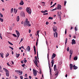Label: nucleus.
Segmentation results:
<instances>
[{"label":"nucleus","mask_w":79,"mask_h":79,"mask_svg":"<svg viewBox=\"0 0 79 79\" xmlns=\"http://www.w3.org/2000/svg\"><path fill=\"white\" fill-rule=\"evenodd\" d=\"M29 21H28V19H26V20L25 21L24 23L23 26H31V24H29Z\"/></svg>","instance_id":"f257e3e1"},{"label":"nucleus","mask_w":79,"mask_h":79,"mask_svg":"<svg viewBox=\"0 0 79 79\" xmlns=\"http://www.w3.org/2000/svg\"><path fill=\"white\" fill-rule=\"evenodd\" d=\"M54 26V27H53V29L56 33V37H58V33H57V32H56V31H57V27H55V26Z\"/></svg>","instance_id":"f03ea898"},{"label":"nucleus","mask_w":79,"mask_h":79,"mask_svg":"<svg viewBox=\"0 0 79 79\" xmlns=\"http://www.w3.org/2000/svg\"><path fill=\"white\" fill-rule=\"evenodd\" d=\"M26 11L27 13H28L30 15L31 14V13L32 12V11L31 10V8L30 7H27L26 9Z\"/></svg>","instance_id":"7ed1b4c3"},{"label":"nucleus","mask_w":79,"mask_h":79,"mask_svg":"<svg viewBox=\"0 0 79 79\" xmlns=\"http://www.w3.org/2000/svg\"><path fill=\"white\" fill-rule=\"evenodd\" d=\"M35 60H33V61L34 63L35 64L36 66H38V65H37L38 64V63L37 62V61H38V60H37V56H35Z\"/></svg>","instance_id":"20e7f679"},{"label":"nucleus","mask_w":79,"mask_h":79,"mask_svg":"<svg viewBox=\"0 0 79 79\" xmlns=\"http://www.w3.org/2000/svg\"><path fill=\"white\" fill-rule=\"evenodd\" d=\"M33 74L35 76H37V70H35L34 69L33 70Z\"/></svg>","instance_id":"39448f33"},{"label":"nucleus","mask_w":79,"mask_h":79,"mask_svg":"<svg viewBox=\"0 0 79 79\" xmlns=\"http://www.w3.org/2000/svg\"><path fill=\"white\" fill-rule=\"evenodd\" d=\"M48 65L49 66V68L50 69V74H51V76H52V69H51L50 66V64L49 63V61H48Z\"/></svg>","instance_id":"423d86ee"},{"label":"nucleus","mask_w":79,"mask_h":79,"mask_svg":"<svg viewBox=\"0 0 79 79\" xmlns=\"http://www.w3.org/2000/svg\"><path fill=\"white\" fill-rule=\"evenodd\" d=\"M15 31L17 35V38H19V35H20V34L19 33V31L17 30H16Z\"/></svg>","instance_id":"0eeeda50"},{"label":"nucleus","mask_w":79,"mask_h":79,"mask_svg":"<svg viewBox=\"0 0 79 79\" xmlns=\"http://www.w3.org/2000/svg\"><path fill=\"white\" fill-rule=\"evenodd\" d=\"M72 45H74V44H76V41H75V40L74 39H73L72 40Z\"/></svg>","instance_id":"6e6552de"},{"label":"nucleus","mask_w":79,"mask_h":79,"mask_svg":"<svg viewBox=\"0 0 79 79\" xmlns=\"http://www.w3.org/2000/svg\"><path fill=\"white\" fill-rule=\"evenodd\" d=\"M61 6L60 4H58L57 6V9L58 10H61Z\"/></svg>","instance_id":"1a4fd4ad"},{"label":"nucleus","mask_w":79,"mask_h":79,"mask_svg":"<svg viewBox=\"0 0 79 79\" xmlns=\"http://www.w3.org/2000/svg\"><path fill=\"white\" fill-rule=\"evenodd\" d=\"M56 56V54L54 53H53L52 55V56L51 59H53L54 58H55Z\"/></svg>","instance_id":"9d476101"},{"label":"nucleus","mask_w":79,"mask_h":79,"mask_svg":"<svg viewBox=\"0 0 79 79\" xmlns=\"http://www.w3.org/2000/svg\"><path fill=\"white\" fill-rule=\"evenodd\" d=\"M26 50L27 51L29 52L30 50H31V48H30V47L29 46H28L27 47V48L26 49Z\"/></svg>","instance_id":"9b49d317"},{"label":"nucleus","mask_w":79,"mask_h":79,"mask_svg":"<svg viewBox=\"0 0 79 79\" xmlns=\"http://www.w3.org/2000/svg\"><path fill=\"white\" fill-rule=\"evenodd\" d=\"M69 66H70V70H73V64H69Z\"/></svg>","instance_id":"f8f14e48"},{"label":"nucleus","mask_w":79,"mask_h":79,"mask_svg":"<svg viewBox=\"0 0 79 79\" xmlns=\"http://www.w3.org/2000/svg\"><path fill=\"white\" fill-rule=\"evenodd\" d=\"M69 53L70 54V55H73V51L72 49H70L69 51Z\"/></svg>","instance_id":"ddd939ff"},{"label":"nucleus","mask_w":79,"mask_h":79,"mask_svg":"<svg viewBox=\"0 0 79 79\" xmlns=\"http://www.w3.org/2000/svg\"><path fill=\"white\" fill-rule=\"evenodd\" d=\"M73 69H77L78 68L76 66V65H75L74 64V65H73Z\"/></svg>","instance_id":"4468645a"},{"label":"nucleus","mask_w":79,"mask_h":79,"mask_svg":"<svg viewBox=\"0 0 79 79\" xmlns=\"http://www.w3.org/2000/svg\"><path fill=\"white\" fill-rule=\"evenodd\" d=\"M20 5H24V2L23 0H22L21 2L19 3Z\"/></svg>","instance_id":"2eb2a0df"},{"label":"nucleus","mask_w":79,"mask_h":79,"mask_svg":"<svg viewBox=\"0 0 79 79\" xmlns=\"http://www.w3.org/2000/svg\"><path fill=\"white\" fill-rule=\"evenodd\" d=\"M58 73H57V72H56L55 75V77H54V78H55V79H56V78L57 77V76H58Z\"/></svg>","instance_id":"dca6fc26"},{"label":"nucleus","mask_w":79,"mask_h":79,"mask_svg":"<svg viewBox=\"0 0 79 79\" xmlns=\"http://www.w3.org/2000/svg\"><path fill=\"white\" fill-rule=\"evenodd\" d=\"M3 70H4V71H5L6 73H8V72H9V71H8V70H7L5 68H3Z\"/></svg>","instance_id":"f3484780"},{"label":"nucleus","mask_w":79,"mask_h":79,"mask_svg":"<svg viewBox=\"0 0 79 79\" xmlns=\"http://www.w3.org/2000/svg\"><path fill=\"white\" fill-rule=\"evenodd\" d=\"M41 13H47V12H48V11L47 10H45L44 11L42 10V11H41Z\"/></svg>","instance_id":"a211bd4d"},{"label":"nucleus","mask_w":79,"mask_h":79,"mask_svg":"<svg viewBox=\"0 0 79 79\" xmlns=\"http://www.w3.org/2000/svg\"><path fill=\"white\" fill-rule=\"evenodd\" d=\"M15 71L18 73H19L20 74H23V72L22 71L20 72L18 70H15Z\"/></svg>","instance_id":"6ab92c4d"},{"label":"nucleus","mask_w":79,"mask_h":79,"mask_svg":"<svg viewBox=\"0 0 79 79\" xmlns=\"http://www.w3.org/2000/svg\"><path fill=\"white\" fill-rule=\"evenodd\" d=\"M73 60L75 61H76L77 60V56H76L75 57H74L73 58Z\"/></svg>","instance_id":"aec40b11"},{"label":"nucleus","mask_w":79,"mask_h":79,"mask_svg":"<svg viewBox=\"0 0 79 79\" xmlns=\"http://www.w3.org/2000/svg\"><path fill=\"white\" fill-rule=\"evenodd\" d=\"M16 21L17 22H18L19 21V16H17V17Z\"/></svg>","instance_id":"412c9836"},{"label":"nucleus","mask_w":79,"mask_h":79,"mask_svg":"<svg viewBox=\"0 0 79 79\" xmlns=\"http://www.w3.org/2000/svg\"><path fill=\"white\" fill-rule=\"evenodd\" d=\"M54 71H55L56 70V65H55L54 66Z\"/></svg>","instance_id":"4be33fe9"},{"label":"nucleus","mask_w":79,"mask_h":79,"mask_svg":"<svg viewBox=\"0 0 79 79\" xmlns=\"http://www.w3.org/2000/svg\"><path fill=\"white\" fill-rule=\"evenodd\" d=\"M34 50L35 52V54H36V50H35V46H34Z\"/></svg>","instance_id":"5701e85b"},{"label":"nucleus","mask_w":79,"mask_h":79,"mask_svg":"<svg viewBox=\"0 0 79 79\" xmlns=\"http://www.w3.org/2000/svg\"><path fill=\"white\" fill-rule=\"evenodd\" d=\"M0 55H1V57H2V58H3V53H0Z\"/></svg>","instance_id":"b1692460"},{"label":"nucleus","mask_w":79,"mask_h":79,"mask_svg":"<svg viewBox=\"0 0 79 79\" xmlns=\"http://www.w3.org/2000/svg\"><path fill=\"white\" fill-rule=\"evenodd\" d=\"M68 42V39L66 38L65 39V44L66 46V43Z\"/></svg>","instance_id":"393cba45"},{"label":"nucleus","mask_w":79,"mask_h":79,"mask_svg":"<svg viewBox=\"0 0 79 79\" xmlns=\"http://www.w3.org/2000/svg\"><path fill=\"white\" fill-rule=\"evenodd\" d=\"M6 76H7L8 77L9 76V72H6Z\"/></svg>","instance_id":"a878e982"},{"label":"nucleus","mask_w":79,"mask_h":79,"mask_svg":"<svg viewBox=\"0 0 79 79\" xmlns=\"http://www.w3.org/2000/svg\"><path fill=\"white\" fill-rule=\"evenodd\" d=\"M56 5V3H54V4L52 6H51L50 7V8H52V7H53V6H55V5Z\"/></svg>","instance_id":"bb28decb"},{"label":"nucleus","mask_w":79,"mask_h":79,"mask_svg":"<svg viewBox=\"0 0 79 79\" xmlns=\"http://www.w3.org/2000/svg\"><path fill=\"white\" fill-rule=\"evenodd\" d=\"M2 67H1V66H0V72H1V73H2L3 70H2Z\"/></svg>","instance_id":"cd10ccee"},{"label":"nucleus","mask_w":79,"mask_h":79,"mask_svg":"<svg viewBox=\"0 0 79 79\" xmlns=\"http://www.w3.org/2000/svg\"><path fill=\"white\" fill-rule=\"evenodd\" d=\"M0 21H1V22H3V19H2V18H0Z\"/></svg>","instance_id":"c85d7f7f"},{"label":"nucleus","mask_w":79,"mask_h":79,"mask_svg":"<svg viewBox=\"0 0 79 79\" xmlns=\"http://www.w3.org/2000/svg\"><path fill=\"white\" fill-rule=\"evenodd\" d=\"M9 53H8V52L7 53V54H6V58H7V57H8V56H9Z\"/></svg>","instance_id":"c756f323"},{"label":"nucleus","mask_w":79,"mask_h":79,"mask_svg":"<svg viewBox=\"0 0 79 79\" xmlns=\"http://www.w3.org/2000/svg\"><path fill=\"white\" fill-rule=\"evenodd\" d=\"M13 11V8H12L11 9V10H10V13H12Z\"/></svg>","instance_id":"7c9ffc66"},{"label":"nucleus","mask_w":79,"mask_h":79,"mask_svg":"<svg viewBox=\"0 0 79 79\" xmlns=\"http://www.w3.org/2000/svg\"><path fill=\"white\" fill-rule=\"evenodd\" d=\"M19 55H20V54H18L16 56V58H18V57L19 56Z\"/></svg>","instance_id":"2f4dec72"},{"label":"nucleus","mask_w":79,"mask_h":79,"mask_svg":"<svg viewBox=\"0 0 79 79\" xmlns=\"http://www.w3.org/2000/svg\"><path fill=\"white\" fill-rule=\"evenodd\" d=\"M41 3H43L44 4H42L43 6H45V2H41Z\"/></svg>","instance_id":"473e14b6"},{"label":"nucleus","mask_w":79,"mask_h":79,"mask_svg":"<svg viewBox=\"0 0 79 79\" xmlns=\"http://www.w3.org/2000/svg\"><path fill=\"white\" fill-rule=\"evenodd\" d=\"M46 45H47V46L48 47V41H47V40H46Z\"/></svg>","instance_id":"72a5a7b5"},{"label":"nucleus","mask_w":79,"mask_h":79,"mask_svg":"<svg viewBox=\"0 0 79 79\" xmlns=\"http://www.w3.org/2000/svg\"><path fill=\"white\" fill-rule=\"evenodd\" d=\"M12 35L14 37H17V35L15 34H13Z\"/></svg>","instance_id":"f704fd0d"},{"label":"nucleus","mask_w":79,"mask_h":79,"mask_svg":"<svg viewBox=\"0 0 79 79\" xmlns=\"http://www.w3.org/2000/svg\"><path fill=\"white\" fill-rule=\"evenodd\" d=\"M19 10H21L23 9V7H19L18 8Z\"/></svg>","instance_id":"c9c22d12"},{"label":"nucleus","mask_w":79,"mask_h":79,"mask_svg":"<svg viewBox=\"0 0 79 79\" xmlns=\"http://www.w3.org/2000/svg\"><path fill=\"white\" fill-rule=\"evenodd\" d=\"M67 2L66 1H64V6H65L66 5V4Z\"/></svg>","instance_id":"e433bc0d"},{"label":"nucleus","mask_w":79,"mask_h":79,"mask_svg":"<svg viewBox=\"0 0 79 79\" xmlns=\"http://www.w3.org/2000/svg\"><path fill=\"white\" fill-rule=\"evenodd\" d=\"M67 52L69 51V47L67 48Z\"/></svg>","instance_id":"4c0bfd02"},{"label":"nucleus","mask_w":79,"mask_h":79,"mask_svg":"<svg viewBox=\"0 0 79 79\" xmlns=\"http://www.w3.org/2000/svg\"><path fill=\"white\" fill-rule=\"evenodd\" d=\"M57 9V8H56L52 10H51V11H55V10H56Z\"/></svg>","instance_id":"58836bf2"},{"label":"nucleus","mask_w":79,"mask_h":79,"mask_svg":"<svg viewBox=\"0 0 79 79\" xmlns=\"http://www.w3.org/2000/svg\"><path fill=\"white\" fill-rule=\"evenodd\" d=\"M8 42L9 43V44H10V45H13V44L11 43V42H9V41H8Z\"/></svg>","instance_id":"ea45409f"},{"label":"nucleus","mask_w":79,"mask_h":79,"mask_svg":"<svg viewBox=\"0 0 79 79\" xmlns=\"http://www.w3.org/2000/svg\"><path fill=\"white\" fill-rule=\"evenodd\" d=\"M53 18L49 17L48 18L49 19H53Z\"/></svg>","instance_id":"a19ab883"},{"label":"nucleus","mask_w":79,"mask_h":79,"mask_svg":"<svg viewBox=\"0 0 79 79\" xmlns=\"http://www.w3.org/2000/svg\"><path fill=\"white\" fill-rule=\"evenodd\" d=\"M23 38L21 39V40H20V43H19V44H20V43L21 42H22V41H23Z\"/></svg>","instance_id":"79ce46f5"},{"label":"nucleus","mask_w":79,"mask_h":79,"mask_svg":"<svg viewBox=\"0 0 79 79\" xmlns=\"http://www.w3.org/2000/svg\"><path fill=\"white\" fill-rule=\"evenodd\" d=\"M72 56V54H70V56H69L70 60H71V58Z\"/></svg>","instance_id":"37998d69"},{"label":"nucleus","mask_w":79,"mask_h":79,"mask_svg":"<svg viewBox=\"0 0 79 79\" xmlns=\"http://www.w3.org/2000/svg\"><path fill=\"white\" fill-rule=\"evenodd\" d=\"M67 32V29H65V34H66V33Z\"/></svg>","instance_id":"c03bdc74"},{"label":"nucleus","mask_w":79,"mask_h":79,"mask_svg":"<svg viewBox=\"0 0 79 79\" xmlns=\"http://www.w3.org/2000/svg\"><path fill=\"white\" fill-rule=\"evenodd\" d=\"M22 15L23 17H24L25 16V15H24V13H23Z\"/></svg>","instance_id":"a18cd8bd"},{"label":"nucleus","mask_w":79,"mask_h":79,"mask_svg":"<svg viewBox=\"0 0 79 79\" xmlns=\"http://www.w3.org/2000/svg\"><path fill=\"white\" fill-rule=\"evenodd\" d=\"M21 48H23V49H24V50H25V51L26 50L25 49H24V46H22L21 47Z\"/></svg>","instance_id":"49530a36"},{"label":"nucleus","mask_w":79,"mask_h":79,"mask_svg":"<svg viewBox=\"0 0 79 79\" xmlns=\"http://www.w3.org/2000/svg\"><path fill=\"white\" fill-rule=\"evenodd\" d=\"M48 13H46L45 14H43V15H48Z\"/></svg>","instance_id":"de8ad7c7"},{"label":"nucleus","mask_w":79,"mask_h":79,"mask_svg":"<svg viewBox=\"0 0 79 79\" xmlns=\"http://www.w3.org/2000/svg\"><path fill=\"white\" fill-rule=\"evenodd\" d=\"M75 31H77V28L76 27H75Z\"/></svg>","instance_id":"09e8293b"},{"label":"nucleus","mask_w":79,"mask_h":79,"mask_svg":"<svg viewBox=\"0 0 79 79\" xmlns=\"http://www.w3.org/2000/svg\"><path fill=\"white\" fill-rule=\"evenodd\" d=\"M37 56L38 59H39V54H38V51H37Z\"/></svg>","instance_id":"8fccbe9b"},{"label":"nucleus","mask_w":79,"mask_h":79,"mask_svg":"<svg viewBox=\"0 0 79 79\" xmlns=\"http://www.w3.org/2000/svg\"><path fill=\"white\" fill-rule=\"evenodd\" d=\"M9 48H11V49L12 50H13V48L11 47H10V46H9Z\"/></svg>","instance_id":"3c124183"},{"label":"nucleus","mask_w":79,"mask_h":79,"mask_svg":"<svg viewBox=\"0 0 79 79\" xmlns=\"http://www.w3.org/2000/svg\"><path fill=\"white\" fill-rule=\"evenodd\" d=\"M17 11H18V10L16 9L15 11V15H16V13H17Z\"/></svg>","instance_id":"603ef678"},{"label":"nucleus","mask_w":79,"mask_h":79,"mask_svg":"<svg viewBox=\"0 0 79 79\" xmlns=\"http://www.w3.org/2000/svg\"><path fill=\"white\" fill-rule=\"evenodd\" d=\"M58 14L59 16V18H61V14H58Z\"/></svg>","instance_id":"864d4df0"},{"label":"nucleus","mask_w":79,"mask_h":79,"mask_svg":"<svg viewBox=\"0 0 79 79\" xmlns=\"http://www.w3.org/2000/svg\"><path fill=\"white\" fill-rule=\"evenodd\" d=\"M0 16H1V17H2V18L3 17V15L2 14H0Z\"/></svg>","instance_id":"5fc2aeb1"},{"label":"nucleus","mask_w":79,"mask_h":79,"mask_svg":"<svg viewBox=\"0 0 79 79\" xmlns=\"http://www.w3.org/2000/svg\"><path fill=\"white\" fill-rule=\"evenodd\" d=\"M0 37L1 39H2V35H1V34H0Z\"/></svg>","instance_id":"6e6d98bb"},{"label":"nucleus","mask_w":79,"mask_h":79,"mask_svg":"<svg viewBox=\"0 0 79 79\" xmlns=\"http://www.w3.org/2000/svg\"><path fill=\"white\" fill-rule=\"evenodd\" d=\"M16 8H14V13H15V12L16 11Z\"/></svg>","instance_id":"4d7b16f0"},{"label":"nucleus","mask_w":79,"mask_h":79,"mask_svg":"<svg viewBox=\"0 0 79 79\" xmlns=\"http://www.w3.org/2000/svg\"><path fill=\"white\" fill-rule=\"evenodd\" d=\"M20 77V79H23V77L21 76Z\"/></svg>","instance_id":"13d9d810"},{"label":"nucleus","mask_w":79,"mask_h":79,"mask_svg":"<svg viewBox=\"0 0 79 79\" xmlns=\"http://www.w3.org/2000/svg\"><path fill=\"white\" fill-rule=\"evenodd\" d=\"M55 34H56V33H54L53 34V35H54V37H55V38H56V36H55Z\"/></svg>","instance_id":"bf43d9fd"},{"label":"nucleus","mask_w":79,"mask_h":79,"mask_svg":"<svg viewBox=\"0 0 79 79\" xmlns=\"http://www.w3.org/2000/svg\"><path fill=\"white\" fill-rule=\"evenodd\" d=\"M37 34H39V31H38L36 32Z\"/></svg>","instance_id":"052dcab7"},{"label":"nucleus","mask_w":79,"mask_h":79,"mask_svg":"<svg viewBox=\"0 0 79 79\" xmlns=\"http://www.w3.org/2000/svg\"><path fill=\"white\" fill-rule=\"evenodd\" d=\"M24 62L25 63H26L27 62V60H24Z\"/></svg>","instance_id":"680f3d73"},{"label":"nucleus","mask_w":79,"mask_h":79,"mask_svg":"<svg viewBox=\"0 0 79 79\" xmlns=\"http://www.w3.org/2000/svg\"><path fill=\"white\" fill-rule=\"evenodd\" d=\"M31 30L30 29H29V33H31Z\"/></svg>","instance_id":"e2e57ef3"},{"label":"nucleus","mask_w":79,"mask_h":79,"mask_svg":"<svg viewBox=\"0 0 79 79\" xmlns=\"http://www.w3.org/2000/svg\"><path fill=\"white\" fill-rule=\"evenodd\" d=\"M48 22H46V25H48Z\"/></svg>","instance_id":"0e129e2a"},{"label":"nucleus","mask_w":79,"mask_h":79,"mask_svg":"<svg viewBox=\"0 0 79 79\" xmlns=\"http://www.w3.org/2000/svg\"><path fill=\"white\" fill-rule=\"evenodd\" d=\"M7 65H8V66H10V64H9V63H7Z\"/></svg>","instance_id":"69168bd1"},{"label":"nucleus","mask_w":79,"mask_h":79,"mask_svg":"<svg viewBox=\"0 0 79 79\" xmlns=\"http://www.w3.org/2000/svg\"><path fill=\"white\" fill-rule=\"evenodd\" d=\"M53 3V1H52L51 2L50 5H52V4Z\"/></svg>","instance_id":"338daca9"},{"label":"nucleus","mask_w":79,"mask_h":79,"mask_svg":"<svg viewBox=\"0 0 79 79\" xmlns=\"http://www.w3.org/2000/svg\"><path fill=\"white\" fill-rule=\"evenodd\" d=\"M29 79H31L32 78V77H31V76H29Z\"/></svg>","instance_id":"774afa93"}]
</instances>
